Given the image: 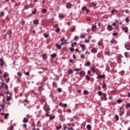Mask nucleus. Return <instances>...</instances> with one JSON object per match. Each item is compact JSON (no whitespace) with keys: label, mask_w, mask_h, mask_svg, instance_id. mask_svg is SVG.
<instances>
[{"label":"nucleus","mask_w":130,"mask_h":130,"mask_svg":"<svg viewBox=\"0 0 130 130\" xmlns=\"http://www.w3.org/2000/svg\"><path fill=\"white\" fill-rule=\"evenodd\" d=\"M11 35H12V30L10 29L7 32V34L5 35V38H7V37H8V38H11Z\"/></svg>","instance_id":"nucleus-1"},{"label":"nucleus","mask_w":130,"mask_h":130,"mask_svg":"<svg viewBox=\"0 0 130 130\" xmlns=\"http://www.w3.org/2000/svg\"><path fill=\"white\" fill-rule=\"evenodd\" d=\"M43 109L44 110L46 111V112H48V111H50V108H49V106H44Z\"/></svg>","instance_id":"nucleus-2"},{"label":"nucleus","mask_w":130,"mask_h":130,"mask_svg":"<svg viewBox=\"0 0 130 130\" xmlns=\"http://www.w3.org/2000/svg\"><path fill=\"white\" fill-rule=\"evenodd\" d=\"M59 119L60 121H62V122L66 121V119L63 118V115L62 114L59 115Z\"/></svg>","instance_id":"nucleus-3"},{"label":"nucleus","mask_w":130,"mask_h":130,"mask_svg":"<svg viewBox=\"0 0 130 130\" xmlns=\"http://www.w3.org/2000/svg\"><path fill=\"white\" fill-rule=\"evenodd\" d=\"M106 96H107V94H106V93H104L103 94V98H102V96L101 97L102 100H104L105 101H106V100H107V98L106 97Z\"/></svg>","instance_id":"nucleus-4"},{"label":"nucleus","mask_w":130,"mask_h":130,"mask_svg":"<svg viewBox=\"0 0 130 130\" xmlns=\"http://www.w3.org/2000/svg\"><path fill=\"white\" fill-rule=\"evenodd\" d=\"M107 29L108 31H112V30H113V27H112V25L109 24L107 26Z\"/></svg>","instance_id":"nucleus-5"},{"label":"nucleus","mask_w":130,"mask_h":130,"mask_svg":"<svg viewBox=\"0 0 130 130\" xmlns=\"http://www.w3.org/2000/svg\"><path fill=\"white\" fill-rule=\"evenodd\" d=\"M104 77H105V74H103V75L101 74H98L96 79H104Z\"/></svg>","instance_id":"nucleus-6"},{"label":"nucleus","mask_w":130,"mask_h":130,"mask_svg":"<svg viewBox=\"0 0 130 130\" xmlns=\"http://www.w3.org/2000/svg\"><path fill=\"white\" fill-rule=\"evenodd\" d=\"M97 50H98V49H97L96 48H92L91 50V52L92 53H97Z\"/></svg>","instance_id":"nucleus-7"},{"label":"nucleus","mask_w":130,"mask_h":130,"mask_svg":"<svg viewBox=\"0 0 130 130\" xmlns=\"http://www.w3.org/2000/svg\"><path fill=\"white\" fill-rule=\"evenodd\" d=\"M71 8H72V3H71L70 2L67 3L66 8L67 9H71Z\"/></svg>","instance_id":"nucleus-8"},{"label":"nucleus","mask_w":130,"mask_h":130,"mask_svg":"<svg viewBox=\"0 0 130 130\" xmlns=\"http://www.w3.org/2000/svg\"><path fill=\"white\" fill-rule=\"evenodd\" d=\"M122 30H123V31H124L125 33H127V32L128 31V27H127V26L123 27L122 28Z\"/></svg>","instance_id":"nucleus-9"},{"label":"nucleus","mask_w":130,"mask_h":130,"mask_svg":"<svg viewBox=\"0 0 130 130\" xmlns=\"http://www.w3.org/2000/svg\"><path fill=\"white\" fill-rule=\"evenodd\" d=\"M86 74V72H85V71H83L80 72L79 75L80 76V77H84V76H85Z\"/></svg>","instance_id":"nucleus-10"},{"label":"nucleus","mask_w":130,"mask_h":130,"mask_svg":"<svg viewBox=\"0 0 130 130\" xmlns=\"http://www.w3.org/2000/svg\"><path fill=\"white\" fill-rule=\"evenodd\" d=\"M33 23L34 25H38L39 24V19H36L33 21Z\"/></svg>","instance_id":"nucleus-11"},{"label":"nucleus","mask_w":130,"mask_h":130,"mask_svg":"<svg viewBox=\"0 0 130 130\" xmlns=\"http://www.w3.org/2000/svg\"><path fill=\"white\" fill-rule=\"evenodd\" d=\"M42 58L44 59V60H45V59H47V55H46V54L44 53L42 55Z\"/></svg>","instance_id":"nucleus-12"},{"label":"nucleus","mask_w":130,"mask_h":130,"mask_svg":"<svg viewBox=\"0 0 130 130\" xmlns=\"http://www.w3.org/2000/svg\"><path fill=\"white\" fill-rule=\"evenodd\" d=\"M1 98L2 99V101L3 102H5V96H4V94H0V99Z\"/></svg>","instance_id":"nucleus-13"},{"label":"nucleus","mask_w":130,"mask_h":130,"mask_svg":"<svg viewBox=\"0 0 130 130\" xmlns=\"http://www.w3.org/2000/svg\"><path fill=\"white\" fill-rule=\"evenodd\" d=\"M42 13L43 14H46L47 13V9H43L42 10Z\"/></svg>","instance_id":"nucleus-14"},{"label":"nucleus","mask_w":130,"mask_h":130,"mask_svg":"<svg viewBox=\"0 0 130 130\" xmlns=\"http://www.w3.org/2000/svg\"><path fill=\"white\" fill-rule=\"evenodd\" d=\"M95 68H96V67L94 66V67H91V70L92 73H93L96 72V70H95Z\"/></svg>","instance_id":"nucleus-15"},{"label":"nucleus","mask_w":130,"mask_h":130,"mask_svg":"<svg viewBox=\"0 0 130 130\" xmlns=\"http://www.w3.org/2000/svg\"><path fill=\"white\" fill-rule=\"evenodd\" d=\"M56 47L58 49H61V46L60 45H58V44H56Z\"/></svg>","instance_id":"nucleus-16"},{"label":"nucleus","mask_w":130,"mask_h":130,"mask_svg":"<svg viewBox=\"0 0 130 130\" xmlns=\"http://www.w3.org/2000/svg\"><path fill=\"white\" fill-rule=\"evenodd\" d=\"M51 57H52V58H54V57H56V53H54L52 54L51 55Z\"/></svg>","instance_id":"nucleus-17"},{"label":"nucleus","mask_w":130,"mask_h":130,"mask_svg":"<svg viewBox=\"0 0 130 130\" xmlns=\"http://www.w3.org/2000/svg\"><path fill=\"white\" fill-rule=\"evenodd\" d=\"M9 94H10V95L9 96H8V97H7V100L8 102L11 101V99H12V98L11 97V93H10Z\"/></svg>","instance_id":"nucleus-18"},{"label":"nucleus","mask_w":130,"mask_h":130,"mask_svg":"<svg viewBox=\"0 0 130 130\" xmlns=\"http://www.w3.org/2000/svg\"><path fill=\"white\" fill-rule=\"evenodd\" d=\"M9 115H10V114L9 113H6L5 115H4V118L5 119H8V117L9 116Z\"/></svg>","instance_id":"nucleus-19"},{"label":"nucleus","mask_w":130,"mask_h":130,"mask_svg":"<svg viewBox=\"0 0 130 130\" xmlns=\"http://www.w3.org/2000/svg\"><path fill=\"white\" fill-rule=\"evenodd\" d=\"M28 121H29V120L28 119H26V118H24L23 119V122L24 123H27V122H28Z\"/></svg>","instance_id":"nucleus-20"},{"label":"nucleus","mask_w":130,"mask_h":130,"mask_svg":"<svg viewBox=\"0 0 130 130\" xmlns=\"http://www.w3.org/2000/svg\"><path fill=\"white\" fill-rule=\"evenodd\" d=\"M91 29L92 31H95V29H97V26L93 25L92 26H91Z\"/></svg>","instance_id":"nucleus-21"},{"label":"nucleus","mask_w":130,"mask_h":130,"mask_svg":"<svg viewBox=\"0 0 130 130\" xmlns=\"http://www.w3.org/2000/svg\"><path fill=\"white\" fill-rule=\"evenodd\" d=\"M98 95L99 96H102L103 95V92H102V91H99L98 92Z\"/></svg>","instance_id":"nucleus-22"},{"label":"nucleus","mask_w":130,"mask_h":130,"mask_svg":"<svg viewBox=\"0 0 130 130\" xmlns=\"http://www.w3.org/2000/svg\"><path fill=\"white\" fill-rule=\"evenodd\" d=\"M4 78H7V77H9V75L7 73L5 72L3 75Z\"/></svg>","instance_id":"nucleus-23"},{"label":"nucleus","mask_w":130,"mask_h":130,"mask_svg":"<svg viewBox=\"0 0 130 130\" xmlns=\"http://www.w3.org/2000/svg\"><path fill=\"white\" fill-rule=\"evenodd\" d=\"M68 73L70 75H72V74H73V73H74V70L72 71V70L69 69L68 71Z\"/></svg>","instance_id":"nucleus-24"},{"label":"nucleus","mask_w":130,"mask_h":130,"mask_svg":"<svg viewBox=\"0 0 130 130\" xmlns=\"http://www.w3.org/2000/svg\"><path fill=\"white\" fill-rule=\"evenodd\" d=\"M57 91L59 93H61V92L62 91V89H61V88H60V87H59V88H57Z\"/></svg>","instance_id":"nucleus-25"},{"label":"nucleus","mask_w":130,"mask_h":130,"mask_svg":"<svg viewBox=\"0 0 130 130\" xmlns=\"http://www.w3.org/2000/svg\"><path fill=\"white\" fill-rule=\"evenodd\" d=\"M37 9L36 8L35 9V11L32 12V15H35L36 14H37Z\"/></svg>","instance_id":"nucleus-26"},{"label":"nucleus","mask_w":130,"mask_h":130,"mask_svg":"<svg viewBox=\"0 0 130 130\" xmlns=\"http://www.w3.org/2000/svg\"><path fill=\"white\" fill-rule=\"evenodd\" d=\"M5 16V13H4V12H2L1 13H0V17L1 18H3V17H4Z\"/></svg>","instance_id":"nucleus-27"},{"label":"nucleus","mask_w":130,"mask_h":130,"mask_svg":"<svg viewBox=\"0 0 130 130\" xmlns=\"http://www.w3.org/2000/svg\"><path fill=\"white\" fill-rule=\"evenodd\" d=\"M87 128H88V130H91V125L90 124H88L86 126Z\"/></svg>","instance_id":"nucleus-28"},{"label":"nucleus","mask_w":130,"mask_h":130,"mask_svg":"<svg viewBox=\"0 0 130 130\" xmlns=\"http://www.w3.org/2000/svg\"><path fill=\"white\" fill-rule=\"evenodd\" d=\"M59 31H60V28L59 27H57L55 30V32H56V33H59Z\"/></svg>","instance_id":"nucleus-29"},{"label":"nucleus","mask_w":130,"mask_h":130,"mask_svg":"<svg viewBox=\"0 0 130 130\" xmlns=\"http://www.w3.org/2000/svg\"><path fill=\"white\" fill-rule=\"evenodd\" d=\"M129 115H130V112H127L126 114L125 115V118H126L127 117H128V116H129Z\"/></svg>","instance_id":"nucleus-30"},{"label":"nucleus","mask_w":130,"mask_h":130,"mask_svg":"<svg viewBox=\"0 0 130 130\" xmlns=\"http://www.w3.org/2000/svg\"><path fill=\"white\" fill-rule=\"evenodd\" d=\"M90 64H91V62H88L86 64H85V66H86V67H90Z\"/></svg>","instance_id":"nucleus-31"},{"label":"nucleus","mask_w":130,"mask_h":130,"mask_svg":"<svg viewBox=\"0 0 130 130\" xmlns=\"http://www.w3.org/2000/svg\"><path fill=\"white\" fill-rule=\"evenodd\" d=\"M41 123V122L40 121H38L37 122V126L38 127H39V126H40V125H39V124H40Z\"/></svg>","instance_id":"nucleus-32"},{"label":"nucleus","mask_w":130,"mask_h":130,"mask_svg":"<svg viewBox=\"0 0 130 130\" xmlns=\"http://www.w3.org/2000/svg\"><path fill=\"white\" fill-rule=\"evenodd\" d=\"M55 118V116H53L52 117L49 116L50 120H52V119H54Z\"/></svg>","instance_id":"nucleus-33"},{"label":"nucleus","mask_w":130,"mask_h":130,"mask_svg":"<svg viewBox=\"0 0 130 130\" xmlns=\"http://www.w3.org/2000/svg\"><path fill=\"white\" fill-rule=\"evenodd\" d=\"M117 102L118 104H120V103H121V102H122V100H117Z\"/></svg>","instance_id":"nucleus-34"},{"label":"nucleus","mask_w":130,"mask_h":130,"mask_svg":"<svg viewBox=\"0 0 130 130\" xmlns=\"http://www.w3.org/2000/svg\"><path fill=\"white\" fill-rule=\"evenodd\" d=\"M115 117L116 118V120L117 121H118V120H119V117H118V116L117 115H116L115 116Z\"/></svg>","instance_id":"nucleus-35"},{"label":"nucleus","mask_w":130,"mask_h":130,"mask_svg":"<svg viewBox=\"0 0 130 130\" xmlns=\"http://www.w3.org/2000/svg\"><path fill=\"white\" fill-rule=\"evenodd\" d=\"M124 55H125V57L126 58H127V57H128V52H125L124 53Z\"/></svg>","instance_id":"nucleus-36"},{"label":"nucleus","mask_w":130,"mask_h":130,"mask_svg":"<svg viewBox=\"0 0 130 130\" xmlns=\"http://www.w3.org/2000/svg\"><path fill=\"white\" fill-rule=\"evenodd\" d=\"M13 129H14V126L13 125L10 126L8 128V130H13Z\"/></svg>","instance_id":"nucleus-37"},{"label":"nucleus","mask_w":130,"mask_h":130,"mask_svg":"<svg viewBox=\"0 0 130 130\" xmlns=\"http://www.w3.org/2000/svg\"><path fill=\"white\" fill-rule=\"evenodd\" d=\"M86 55H85V54H82L81 55L80 57L81 58H85Z\"/></svg>","instance_id":"nucleus-38"},{"label":"nucleus","mask_w":130,"mask_h":130,"mask_svg":"<svg viewBox=\"0 0 130 130\" xmlns=\"http://www.w3.org/2000/svg\"><path fill=\"white\" fill-rule=\"evenodd\" d=\"M83 93L85 95H88V90H84L83 91Z\"/></svg>","instance_id":"nucleus-39"},{"label":"nucleus","mask_w":130,"mask_h":130,"mask_svg":"<svg viewBox=\"0 0 130 130\" xmlns=\"http://www.w3.org/2000/svg\"><path fill=\"white\" fill-rule=\"evenodd\" d=\"M57 112L59 114H61V113H62V111L60 109H59V110H57Z\"/></svg>","instance_id":"nucleus-40"},{"label":"nucleus","mask_w":130,"mask_h":130,"mask_svg":"<svg viewBox=\"0 0 130 130\" xmlns=\"http://www.w3.org/2000/svg\"><path fill=\"white\" fill-rule=\"evenodd\" d=\"M0 106L1 108H2L3 109H5V104H3V105H0Z\"/></svg>","instance_id":"nucleus-41"},{"label":"nucleus","mask_w":130,"mask_h":130,"mask_svg":"<svg viewBox=\"0 0 130 130\" xmlns=\"http://www.w3.org/2000/svg\"><path fill=\"white\" fill-rule=\"evenodd\" d=\"M80 46L82 47V50H85V47L84 46V44H81Z\"/></svg>","instance_id":"nucleus-42"},{"label":"nucleus","mask_w":130,"mask_h":130,"mask_svg":"<svg viewBox=\"0 0 130 130\" xmlns=\"http://www.w3.org/2000/svg\"><path fill=\"white\" fill-rule=\"evenodd\" d=\"M114 41H115V39H113L110 41V43H111V44H113V43H114Z\"/></svg>","instance_id":"nucleus-43"},{"label":"nucleus","mask_w":130,"mask_h":130,"mask_svg":"<svg viewBox=\"0 0 130 130\" xmlns=\"http://www.w3.org/2000/svg\"><path fill=\"white\" fill-rule=\"evenodd\" d=\"M70 50L71 52H73V51H75V49L74 48H70Z\"/></svg>","instance_id":"nucleus-44"},{"label":"nucleus","mask_w":130,"mask_h":130,"mask_svg":"<svg viewBox=\"0 0 130 130\" xmlns=\"http://www.w3.org/2000/svg\"><path fill=\"white\" fill-rule=\"evenodd\" d=\"M44 36L45 38H47L48 37V36H49V34H44Z\"/></svg>","instance_id":"nucleus-45"},{"label":"nucleus","mask_w":130,"mask_h":130,"mask_svg":"<svg viewBox=\"0 0 130 130\" xmlns=\"http://www.w3.org/2000/svg\"><path fill=\"white\" fill-rule=\"evenodd\" d=\"M62 51H63V52H64V51H67V48L63 47L62 49Z\"/></svg>","instance_id":"nucleus-46"},{"label":"nucleus","mask_w":130,"mask_h":130,"mask_svg":"<svg viewBox=\"0 0 130 130\" xmlns=\"http://www.w3.org/2000/svg\"><path fill=\"white\" fill-rule=\"evenodd\" d=\"M17 75L18 76H19V77H22V73L20 72H18L17 73Z\"/></svg>","instance_id":"nucleus-47"},{"label":"nucleus","mask_w":130,"mask_h":130,"mask_svg":"<svg viewBox=\"0 0 130 130\" xmlns=\"http://www.w3.org/2000/svg\"><path fill=\"white\" fill-rule=\"evenodd\" d=\"M102 87H103V88L106 87V83H105V82H103V86H102Z\"/></svg>","instance_id":"nucleus-48"},{"label":"nucleus","mask_w":130,"mask_h":130,"mask_svg":"<svg viewBox=\"0 0 130 130\" xmlns=\"http://www.w3.org/2000/svg\"><path fill=\"white\" fill-rule=\"evenodd\" d=\"M54 28H58V24L56 23V24L53 25Z\"/></svg>","instance_id":"nucleus-49"},{"label":"nucleus","mask_w":130,"mask_h":130,"mask_svg":"<svg viewBox=\"0 0 130 130\" xmlns=\"http://www.w3.org/2000/svg\"><path fill=\"white\" fill-rule=\"evenodd\" d=\"M5 87H6V90H9V86H8V85L5 83Z\"/></svg>","instance_id":"nucleus-50"},{"label":"nucleus","mask_w":130,"mask_h":130,"mask_svg":"<svg viewBox=\"0 0 130 130\" xmlns=\"http://www.w3.org/2000/svg\"><path fill=\"white\" fill-rule=\"evenodd\" d=\"M114 12H117V10L113 9L111 13V14H114Z\"/></svg>","instance_id":"nucleus-51"},{"label":"nucleus","mask_w":130,"mask_h":130,"mask_svg":"<svg viewBox=\"0 0 130 130\" xmlns=\"http://www.w3.org/2000/svg\"><path fill=\"white\" fill-rule=\"evenodd\" d=\"M74 40L75 41H78V37H77V36H75L74 38Z\"/></svg>","instance_id":"nucleus-52"},{"label":"nucleus","mask_w":130,"mask_h":130,"mask_svg":"<svg viewBox=\"0 0 130 130\" xmlns=\"http://www.w3.org/2000/svg\"><path fill=\"white\" fill-rule=\"evenodd\" d=\"M64 107L65 108H67V107H68V104H63V107Z\"/></svg>","instance_id":"nucleus-53"},{"label":"nucleus","mask_w":130,"mask_h":130,"mask_svg":"<svg viewBox=\"0 0 130 130\" xmlns=\"http://www.w3.org/2000/svg\"><path fill=\"white\" fill-rule=\"evenodd\" d=\"M61 127H62L61 125H59V127H56V129L58 130V129L61 128Z\"/></svg>","instance_id":"nucleus-54"},{"label":"nucleus","mask_w":130,"mask_h":130,"mask_svg":"<svg viewBox=\"0 0 130 130\" xmlns=\"http://www.w3.org/2000/svg\"><path fill=\"white\" fill-rule=\"evenodd\" d=\"M86 9H87V8H86V7H83L82 8V10L83 11H85V10H86Z\"/></svg>","instance_id":"nucleus-55"},{"label":"nucleus","mask_w":130,"mask_h":130,"mask_svg":"<svg viewBox=\"0 0 130 130\" xmlns=\"http://www.w3.org/2000/svg\"><path fill=\"white\" fill-rule=\"evenodd\" d=\"M124 47H125V48H126V49L128 50V47H127V45H126V43H125Z\"/></svg>","instance_id":"nucleus-56"},{"label":"nucleus","mask_w":130,"mask_h":130,"mask_svg":"<svg viewBox=\"0 0 130 130\" xmlns=\"http://www.w3.org/2000/svg\"><path fill=\"white\" fill-rule=\"evenodd\" d=\"M25 75V76H30V73H29V72H26Z\"/></svg>","instance_id":"nucleus-57"},{"label":"nucleus","mask_w":130,"mask_h":130,"mask_svg":"<svg viewBox=\"0 0 130 130\" xmlns=\"http://www.w3.org/2000/svg\"><path fill=\"white\" fill-rule=\"evenodd\" d=\"M76 30V28L73 27L71 29V32H74V31Z\"/></svg>","instance_id":"nucleus-58"},{"label":"nucleus","mask_w":130,"mask_h":130,"mask_svg":"<svg viewBox=\"0 0 130 130\" xmlns=\"http://www.w3.org/2000/svg\"><path fill=\"white\" fill-rule=\"evenodd\" d=\"M86 78L87 80H88V81H90V77L89 76H88V75H86Z\"/></svg>","instance_id":"nucleus-59"},{"label":"nucleus","mask_w":130,"mask_h":130,"mask_svg":"<svg viewBox=\"0 0 130 130\" xmlns=\"http://www.w3.org/2000/svg\"><path fill=\"white\" fill-rule=\"evenodd\" d=\"M63 126L64 129H67V125H66V124H63Z\"/></svg>","instance_id":"nucleus-60"},{"label":"nucleus","mask_w":130,"mask_h":130,"mask_svg":"<svg viewBox=\"0 0 130 130\" xmlns=\"http://www.w3.org/2000/svg\"><path fill=\"white\" fill-rule=\"evenodd\" d=\"M0 66L2 67V68H3V67L4 66H5V63H4V62H1V63H0Z\"/></svg>","instance_id":"nucleus-61"},{"label":"nucleus","mask_w":130,"mask_h":130,"mask_svg":"<svg viewBox=\"0 0 130 130\" xmlns=\"http://www.w3.org/2000/svg\"><path fill=\"white\" fill-rule=\"evenodd\" d=\"M125 20H126V23H128L129 22V19H128L127 17L125 18Z\"/></svg>","instance_id":"nucleus-62"},{"label":"nucleus","mask_w":130,"mask_h":130,"mask_svg":"<svg viewBox=\"0 0 130 130\" xmlns=\"http://www.w3.org/2000/svg\"><path fill=\"white\" fill-rule=\"evenodd\" d=\"M6 81L7 83H9V82H10V78H8V79H6Z\"/></svg>","instance_id":"nucleus-63"},{"label":"nucleus","mask_w":130,"mask_h":130,"mask_svg":"<svg viewBox=\"0 0 130 130\" xmlns=\"http://www.w3.org/2000/svg\"><path fill=\"white\" fill-rule=\"evenodd\" d=\"M85 41L86 43H89L90 42V41L89 40L85 39Z\"/></svg>","instance_id":"nucleus-64"}]
</instances>
